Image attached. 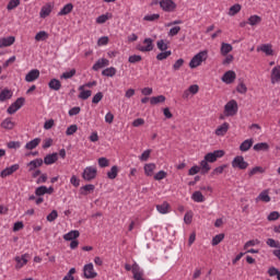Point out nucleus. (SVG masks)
Segmentation results:
<instances>
[{
	"mask_svg": "<svg viewBox=\"0 0 280 280\" xmlns=\"http://www.w3.org/2000/svg\"><path fill=\"white\" fill-rule=\"evenodd\" d=\"M43 166V159H35L27 164L28 172H34L37 167Z\"/></svg>",
	"mask_w": 280,
	"mask_h": 280,
	"instance_id": "nucleus-25",
	"label": "nucleus"
},
{
	"mask_svg": "<svg viewBox=\"0 0 280 280\" xmlns=\"http://www.w3.org/2000/svg\"><path fill=\"white\" fill-rule=\"evenodd\" d=\"M80 237V231L72 230L63 235V240L66 242H73V240H78Z\"/></svg>",
	"mask_w": 280,
	"mask_h": 280,
	"instance_id": "nucleus-21",
	"label": "nucleus"
},
{
	"mask_svg": "<svg viewBox=\"0 0 280 280\" xmlns=\"http://www.w3.org/2000/svg\"><path fill=\"white\" fill-rule=\"evenodd\" d=\"M255 152H268L270 150V144L267 142H258L254 145Z\"/></svg>",
	"mask_w": 280,
	"mask_h": 280,
	"instance_id": "nucleus-28",
	"label": "nucleus"
},
{
	"mask_svg": "<svg viewBox=\"0 0 280 280\" xmlns=\"http://www.w3.org/2000/svg\"><path fill=\"white\" fill-rule=\"evenodd\" d=\"M222 156H224V150H215L213 152L207 153L205 159L210 163H215V161H218V159H222Z\"/></svg>",
	"mask_w": 280,
	"mask_h": 280,
	"instance_id": "nucleus-10",
	"label": "nucleus"
},
{
	"mask_svg": "<svg viewBox=\"0 0 280 280\" xmlns=\"http://www.w3.org/2000/svg\"><path fill=\"white\" fill-rule=\"evenodd\" d=\"M56 161H58V153L47 154L44 158L45 165H54V163H56Z\"/></svg>",
	"mask_w": 280,
	"mask_h": 280,
	"instance_id": "nucleus-29",
	"label": "nucleus"
},
{
	"mask_svg": "<svg viewBox=\"0 0 280 280\" xmlns=\"http://www.w3.org/2000/svg\"><path fill=\"white\" fill-rule=\"evenodd\" d=\"M16 43V37L8 36L0 38V49H4V47H12V45Z\"/></svg>",
	"mask_w": 280,
	"mask_h": 280,
	"instance_id": "nucleus-16",
	"label": "nucleus"
},
{
	"mask_svg": "<svg viewBox=\"0 0 280 280\" xmlns=\"http://www.w3.org/2000/svg\"><path fill=\"white\" fill-rule=\"evenodd\" d=\"M75 73H77L75 69H71L69 71L63 72L60 75V79L61 80H71V78H73V75H75Z\"/></svg>",
	"mask_w": 280,
	"mask_h": 280,
	"instance_id": "nucleus-47",
	"label": "nucleus"
},
{
	"mask_svg": "<svg viewBox=\"0 0 280 280\" xmlns=\"http://www.w3.org/2000/svg\"><path fill=\"white\" fill-rule=\"evenodd\" d=\"M165 102V95L152 96L150 98V104L156 106V104H163Z\"/></svg>",
	"mask_w": 280,
	"mask_h": 280,
	"instance_id": "nucleus-42",
	"label": "nucleus"
},
{
	"mask_svg": "<svg viewBox=\"0 0 280 280\" xmlns=\"http://www.w3.org/2000/svg\"><path fill=\"white\" fill-rule=\"evenodd\" d=\"M161 19V14L153 13V14H147L143 18V21H148L149 23H152L154 21H159Z\"/></svg>",
	"mask_w": 280,
	"mask_h": 280,
	"instance_id": "nucleus-45",
	"label": "nucleus"
},
{
	"mask_svg": "<svg viewBox=\"0 0 280 280\" xmlns=\"http://www.w3.org/2000/svg\"><path fill=\"white\" fill-rule=\"evenodd\" d=\"M259 200H261V202H270V195L268 190H262L258 197L256 198V202H259Z\"/></svg>",
	"mask_w": 280,
	"mask_h": 280,
	"instance_id": "nucleus-37",
	"label": "nucleus"
},
{
	"mask_svg": "<svg viewBox=\"0 0 280 280\" xmlns=\"http://www.w3.org/2000/svg\"><path fill=\"white\" fill-rule=\"evenodd\" d=\"M118 174H119V166L114 165L107 172V178H109V180H115V178H117Z\"/></svg>",
	"mask_w": 280,
	"mask_h": 280,
	"instance_id": "nucleus-30",
	"label": "nucleus"
},
{
	"mask_svg": "<svg viewBox=\"0 0 280 280\" xmlns=\"http://www.w3.org/2000/svg\"><path fill=\"white\" fill-rule=\"evenodd\" d=\"M254 143H255V140H253V138L244 140L240 145L241 152H248V150L253 148Z\"/></svg>",
	"mask_w": 280,
	"mask_h": 280,
	"instance_id": "nucleus-20",
	"label": "nucleus"
},
{
	"mask_svg": "<svg viewBox=\"0 0 280 280\" xmlns=\"http://www.w3.org/2000/svg\"><path fill=\"white\" fill-rule=\"evenodd\" d=\"M83 275L85 279H95V277H97V273L95 272V267H93V262L83 266Z\"/></svg>",
	"mask_w": 280,
	"mask_h": 280,
	"instance_id": "nucleus-9",
	"label": "nucleus"
},
{
	"mask_svg": "<svg viewBox=\"0 0 280 280\" xmlns=\"http://www.w3.org/2000/svg\"><path fill=\"white\" fill-rule=\"evenodd\" d=\"M160 8L163 12H175L177 5L174 0H160Z\"/></svg>",
	"mask_w": 280,
	"mask_h": 280,
	"instance_id": "nucleus-8",
	"label": "nucleus"
},
{
	"mask_svg": "<svg viewBox=\"0 0 280 280\" xmlns=\"http://www.w3.org/2000/svg\"><path fill=\"white\" fill-rule=\"evenodd\" d=\"M229 128H231V125H229V122H223L222 125L217 127V129L214 130V135L217 137H224V135L229 132Z\"/></svg>",
	"mask_w": 280,
	"mask_h": 280,
	"instance_id": "nucleus-17",
	"label": "nucleus"
},
{
	"mask_svg": "<svg viewBox=\"0 0 280 280\" xmlns=\"http://www.w3.org/2000/svg\"><path fill=\"white\" fill-rule=\"evenodd\" d=\"M101 100H104V93L97 92L92 98V104H97Z\"/></svg>",
	"mask_w": 280,
	"mask_h": 280,
	"instance_id": "nucleus-63",
	"label": "nucleus"
},
{
	"mask_svg": "<svg viewBox=\"0 0 280 280\" xmlns=\"http://www.w3.org/2000/svg\"><path fill=\"white\" fill-rule=\"evenodd\" d=\"M73 11V4L68 3L63 5V8L58 12V16H67V14H71Z\"/></svg>",
	"mask_w": 280,
	"mask_h": 280,
	"instance_id": "nucleus-34",
	"label": "nucleus"
},
{
	"mask_svg": "<svg viewBox=\"0 0 280 280\" xmlns=\"http://www.w3.org/2000/svg\"><path fill=\"white\" fill-rule=\"evenodd\" d=\"M220 51H221V56H226L228 54H231V51H233V45L229 43H222Z\"/></svg>",
	"mask_w": 280,
	"mask_h": 280,
	"instance_id": "nucleus-36",
	"label": "nucleus"
},
{
	"mask_svg": "<svg viewBox=\"0 0 280 280\" xmlns=\"http://www.w3.org/2000/svg\"><path fill=\"white\" fill-rule=\"evenodd\" d=\"M224 240V234H217L213 238H212V246H218V244H220L221 242H223Z\"/></svg>",
	"mask_w": 280,
	"mask_h": 280,
	"instance_id": "nucleus-55",
	"label": "nucleus"
},
{
	"mask_svg": "<svg viewBox=\"0 0 280 280\" xmlns=\"http://www.w3.org/2000/svg\"><path fill=\"white\" fill-rule=\"evenodd\" d=\"M209 58V51L208 50H201L197 55H195L190 61H189V68L190 69H197V67H200L202 62H205Z\"/></svg>",
	"mask_w": 280,
	"mask_h": 280,
	"instance_id": "nucleus-1",
	"label": "nucleus"
},
{
	"mask_svg": "<svg viewBox=\"0 0 280 280\" xmlns=\"http://www.w3.org/2000/svg\"><path fill=\"white\" fill-rule=\"evenodd\" d=\"M40 144V138H35L25 144L26 150H35Z\"/></svg>",
	"mask_w": 280,
	"mask_h": 280,
	"instance_id": "nucleus-38",
	"label": "nucleus"
},
{
	"mask_svg": "<svg viewBox=\"0 0 280 280\" xmlns=\"http://www.w3.org/2000/svg\"><path fill=\"white\" fill-rule=\"evenodd\" d=\"M20 5H21V0H10L7 5V10L9 11L15 10V8H19Z\"/></svg>",
	"mask_w": 280,
	"mask_h": 280,
	"instance_id": "nucleus-50",
	"label": "nucleus"
},
{
	"mask_svg": "<svg viewBox=\"0 0 280 280\" xmlns=\"http://www.w3.org/2000/svg\"><path fill=\"white\" fill-rule=\"evenodd\" d=\"M141 60H143L141 55H131L128 58V62H130V65H136V62H141Z\"/></svg>",
	"mask_w": 280,
	"mask_h": 280,
	"instance_id": "nucleus-53",
	"label": "nucleus"
},
{
	"mask_svg": "<svg viewBox=\"0 0 280 280\" xmlns=\"http://www.w3.org/2000/svg\"><path fill=\"white\" fill-rule=\"evenodd\" d=\"M49 38V34L45 31H40L35 35V40L40 43V40H47Z\"/></svg>",
	"mask_w": 280,
	"mask_h": 280,
	"instance_id": "nucleus-44",
	"label": "nucleus"
},
{
	"mask_svg": "<svg viewBox=\"0 0 280 280\" xmlns=\"http://www.w3.org/2000/svg\"><path fill=\"white\" fill-rule=\"evenodd\" d=\"M80 191H81L82 196H89V192L95 191V185H93V184H88V185H85V186H82V187L80 188Z\"/></svg>",
	"mask_w": 280,
	"mask_h": 280,
	"instance_id": "nucleus-40",
	"label": "nucleus"
},
{
	"mask_svg": "<svg viewBox=\"0 0 280 280\" xmlns=\"http://www.w3.org/2000/svg\"><path fill=\"white\" fill-rule=\"evenodd\" d=\"M154 170H156V164L149 163L144 165V174L145 176H154Z\"/></svg>",
	"mask_w": 280,
	"mask_h": 280,
	"instance_id": "nucleus-35",
	"label": "nucleus"
},
{
	"mask_svg": "<svg viewBox=\"0 0 280 280\" xmlns=\"http://www.w3.org/2000/svg\"><path fill=\"white\" fill-rule=\"evenodd\" d=\"M7 147L9 150H19L21 148V142L20 141H10L7 143Z\"/></svg>",
	"mask_w": 280,
	"mask_h": 280,
	"instance_id": "nucleus-62",
	"label": "nucleus"
},
{
	"mask_svg": "<svg viewBox=\"0 0 280 280\" xmlns=\"http://www.w3.org/2000/svg\"><path fill=\"white\" fill-rule=\"evenodd\" d=\"M192 220H194V212L192 211H187L184 215L185 224H190Z\"/></svg>",
	"mask_w": 280,
	"mask_h": 280,
	"instance_id": "nucleus-61",
	"label": "nucleus"
},
{
	"mask_svg": "<svg viewBox=\"0 0 280 280\" xmlns=\"http://www.w3.org/2000/svg\"><path fill=\"white\" fill-rule=\"evenodd\" d=\"M39 78H40V70L32 69L25 75V82H36V80H38Z\"/></svg>",
	"mask_w": 280,
	"mask_h": 280,
	"instance_id": "nucleus-14",
	"label": "nucleus"
},
{
	"mask_svg": "<svg viewBox=\"0 0 280 280\" xmlns=\"http://www.w3.org/2000/svg\"><path fill=\"white\" fill-rule=\"evenodd\" d=\"M98 165L101 167H108V165H110V162L106 158H100L98 159Z\"/></svg>",
	"mask_w": 280,
	"mask_h": 280,
	"instance_id": "nucleus-64",
	"label": "nucleus"
},
{
	"mask_svg": "<svg viewBox=\"0 0 280 280\" xmlns=\"http://www.w3.org/2000/svg\"><path fill=\"white\" fill-rule=\"evenodd\" d=\"M110 61L106 58L98 59L92 67L93 71H100V69H104V67H108Z\"/></svg>",
	"mask_w": 280,
	"mask_h": 280,
	"instance_id": "nucleus-18",
	"label": "nucleus"
},
{
	"mask_svg": "<svg viewBox=\"0 0 280 280\" xmlns=\"http://www.w3.org/2000/svg\"><path fill=\"white\" fill-rule=\"evenodd\" d=\"M102 75H104L105 78H115V75H117V68L115 67L106 68L102 71Z\"/></svg>",
	"mask_w": 280,
	"mask_h": 280,
	"instance_id": "nucleus-31",
	"label": "nucleus"
},
{
	"mask_svg": "<svg viewBox=\"0 0 280 280\" xmlns=\"http://www.w3.org/2000/svg\"><path fill=\"white\" fill-rule=\"evenodd\" d=\"M257 51H262L266 56H273L275 50L272 49V45L265 44L257 48Z\"/></svg>",
	"mask_w": 280,
	"mask_h": 280,
	"instance_id": "nucleus-22",
	"label": "nucleus"
},
{
	"mask_svg": "<svg viewBox=\"0 0 280 280\" xmlns=\"http://www.w3.org/2000/svg\"><path fill=\"white\" fill-rule=\"evenodd\" d=\"M156 211H159L162 215L170 213V203L167 201H163L160 205L155 206Z\"/></svg>",
	"mask_w": 280,
	"mask_h": 280,
	"instance_id": "nucleus-23",
	"label": "nucleus"
},
{
	"mask_svg": "<svg viewBox=\"0 0 280 280\" xmlns=\"http://www.w3.org/2000/svg\"><path fill=\"white\" fill-rule=\"evenodd\" d=\"M156 46L158 49H160V51H167V43H165V39H160L156 42Z\"/></svg>",
	"mask_w": 280,
	"mask_h": 280,
	"instance_id": "nucleus-57",
	"label": "nucleus"
},
{
	"mask_svg": "<svg viewBox=\"0 0 280 280\" xmlns=\"http://www.w3.org/2000/svg\"><path fill=\"white\" fill-rule=\"evenodd\" d=\"M261 23V16L259 15H252L248 18V24L254 26V25H259Z\"/></svg>",
	"mask_w": 280,
	"mask_h": 280,
	"instance_id": "nucleus-48",
	"label": "nucleus"
},
{
	"mask_svg": "<svg viewBox=\"0 0 280 280\" xmlns=\"http://www.w3.org/2000/svg\"><path fill=\"white\" fill-rule=\"evenodd\" d=\"M48 86L51 91H58L59 89H62V83H60V80L58 79H51L48 82Z\"/></svg>",
	"mask_w": 280,
	"mask_h": 280,
	"instance_id": "nucleus-33",
	"label": "nucleus"
},
{
	"mask_svg": "<svg viewBox=\"0 0 280 280\" xmlns=\"http://www.w3.org/2000/svg\"><path fill=\"white\" fill-rule=\"evenodd\" d=\"M259 244H261V242L259 240H250V241H247L245 244H244V250H248V248H250V246H259Z\"/></svg>",
	"mask_w": 280,
	"mask_h": 280,
	"instance_id": "nucleus-49",
	"label": "nucleus"
},
{
	"mask_svg": "<svg viewBox=\"0 0 280 280\" xmlns=\"http://www.w3.org/2000/svg\"><path fill=\"white\" fill-rule=\"evenodd\" d=\"M236 78L237 74L235 73V71L229 70L222 75L221 80L222 82H224V84H233Z\"/></svg>",
	"mask_w": 280,
	"mask_h": 280,
	"instance_id": "nucleus-12",
	"label": "nucleus"
},
{
	"mask_svg": "<svg viewBox=\"0 0 280 280\" xmlns=\"http://www.w3.org/2000/svg\"><path fill=\"white\" fill-rule=\"evenodd\" d=\"M110 18H112V15L108 14V13L102 14V15H100V16L96 18V23H97L98 25H103V23H106V21H108V19H110Z\"/></svg>",
	"mask_w": 280,
	"mask_h": 280,
	"instance_id": "nucleus-52",
	"label": "nucleus"
},
{
	"mask_svg": "<svg viewBox=\"0 0 280 280\" xmlns=\"http://www.w3.org/2000/svg\"><path fill=\"white\" fill-rule=\"evenodd\" d=\"M136 49L142 54H148L154 50V39L147 37L143 39L142 44L137 45Z\"/></svg>",
	"mask_w": 280,
	"mask_h": 280,
	"instance_id": "nucleus-4",
	"label": "nucleus"
},
{
	"mask_svg": "<svg viewBox=\"0 0 280 280\" xmlns=\"http://www.w3.org/2000/svg\"><path fill=\"white\" fill-rule=\"evenodd\" d=\"M172 56V50H163L156 55V60H167Z\"/></svg>",
	"mask_w": 280,
	"mask_h": 280,
	"instance_id": "nucleus-46",
	"label": "nucleus"
},
{
	"mask_svg": "<svg viewBox=\"0 0 280 280\" xmlns=\"http://www.w3.org/2000/svg\"><path fill=\"white\" fill-rule=\"evenodd\" d=\"M209 161L207 160V158H203V160L200 161L199 163V167L201 170V174H209V172H211V165H209Z\"/></svg>",
	"mask_w": 280,
	"mask_h": 280,
	"instance_id": "nucleus-24",
	"label": "nucleus"
},
{
	"mask_svg": "<svg viewBox=\"0 0 280 280\" xmlns=\"http://www.w3.org/2000/svg\"><path fill=\"white\" fill-rule=\"evenodd\" d=\"M236 91H237V93H241V95H245V93L248 92V88H246V84H244V82H241V83L236 86Z\"/></svg>",
	"mask_w": 280,
	"mask_h": 280,
	"instance_id": "nucleus-60",
	"label": "nucleus"
},
{
	"mask_svg": "<svg viewBox=\"0 0 280 280\" xmlns=\"http://www.w3.org/2000/svg\"><path fill=\"white\" fill-rule=\"evenodd\" d=\"M25 104V98L19 97L14 103H12L8 109L7 113L9 115H14L18 110H21L23 108V105Z\"/></svg>",
	"mask_w": 280,
	"mask_h": 280,
	"instance_id": "nucleus-7",
	"label": "nucleus"
},
{
	"mask_svg": "<svg viewBox=\"0 0 280 280\" xmlns=\"http://www.w3.org/2000/svg\"><path fill=\"white\" fill-rule=\"evenodd\" d=\"M232 167L233 170H242V171L248 170V163L242 155H236L232 160Z\"/></svg>",
	"mask_w": 280,
	"mask_h": 280,
	"instance_id": "nucleus-5",
	"label": "nucleus"
},
{
	"mask_svg": "<svg viewBox=\"0 0 280 280\" xmlns=\"http://www.w3.org/2000/svg\"><path fill=\"white\" fill-rule=\"evenodd\" d=\"M82 178L86 183L95 180L97 178V166H86L82 172Z\"/></svg>",
	"mask_w": 280,
	"mask_h": 280,
	"instance_id": "nucleus-3",
	"label": "nucleus"
},
{
	"mask_svg": "<svg viewBox=\"0 0 280 280\" xmlns=\"http://www.w3.org/2000/svg\"><path fill=\"white\" fill-rule=\"evenodd\" d=\"M154 180H163L164 178H167V172L165 171H159L154 176Z\"/></svg>",
	"mask_w": 280,
	"mask_h": 280,
	"instance_id": "nucleus-58",
	"label": "nucleus"
},
{
	"mask_svg": "<svg viewBox=\"0 0 280 280\" xmlns=\"http://www.w3.org/2000/svg\"><path fill=\"white\" fill-rule=\"evenodd\" d=\"M280 82V66H276L271 70V84H279Z\"/></svg>",
	"mask_w": 280,
	"mask_h": 280,
	"instance_id": "nucleus-19",
	"label": "nucleus"
},
{
	"mask_svg": "<svg viewBox=\"0 0 280 280\" xmlns=\"http://www.w3.org/2000/svg\"><path fill=\"white\" fill-rule=\"evenodd\" d=\"M191 200H194V202H205V195H202L200 190H197L192 192Z\"/></svg>",
	"mask_w": 280,
	"mask_h": 280,
	"instance_id": "nucleus-41",
	"label": "nucleus"
},
{
	"mask_svg": "<svg viewBox=\"0 0 280 280\" xmlns=\"http://www.w3.org/2000/svg\"><path fill=\"white\" fill-rule=\"evenodd\" d=\"M45 194L51 195L54 194V186H39L35 189V196L43 197Z\"/></svg>",
	"mask_w": 280,
	"mask_h": 280,
	"instance_id": "nucleus-15",
	"label": "nucleus"
},
{
	"mask_svg": "<svg viewBox=\"0 0 280 280\" xmlns=\"http://www.w3.org/2000/svg\"><path fill=\"white\" fill-rule=\"evenodd\" d=\"M237 110H240V106L235 100H231L224 105L225 117H235V115H237Z\"/></svg>",
	"mask_w": 280,
	"mask_h": 280,
	"instance_id": "nucleus-2",
	"label": "nucleus"
},
{
	"mask_svg": "<svg viewBox=\"0 0 280 280\" xmlns=\"http://www.w3.org/2000/svg\"><path fill=\"white\" fill-rule=\"evenodd\" d=\"M14 126H16V122L12 121V118H5L1 122V128L4 130H14Z\"/></svg>",
	"mask_w": 280,
	"mask_h": 280,
	"instance_id": "nucleus-27",
	"label": "nucleus"
},
{
	"mask_svg": "<svg viewBox=\"0 0 280 280\" xmlns=\"http://www.w3.org/2000/svg\"><path fill=\"white\" fill-rule=\"evenodd\" d=\"M132 275L135 280H145V272L137 262L132 264Z\"/></svg>",
	"mask_w": 280,
	"mask_h": 280,
	"instance_id": "nucleus-11",
	"label": "nucleus"
},
{
	"mask_svg": "<svg viewBox=\"0 0 280 280\" xmlns=\"http://www.w3.org/2000/svg\"><path fill=\"white\" fill-rule=\"evenodd\" d=\"M75 132H78V125H70L66 130L67 137H71V135H75Z\"/></svg>",
	"mask_w": 280,
	"mask_h": 280,
	"instance_id": "nucleus-56",
	"label": "nucleus"
},
{
	"mask_svg": "<svg viewBox=\"0 0 280 280\" xmlns=\"http://www.w3.org/2000/svg\"><path fill=\"white\" fill-rule=\"evenodd\" d=\"M15 261V270H21L22 268H25L27 266V262L30 261V254H23L21 256L14 257Z\"/></svg>",
	"mask_w": 280,
	"mask_h": 280,
	"instance_id": "nucleus-6",
	"label": "nucleus"
},
{
	"mask_svg": "<svg viewBox=\"0 0 280 280\" xmlns=\"http://www.w3.org/2000/svg\"><path fill=\"white\" fill-rule=\"evenodd\" d=\"M240 12H242V4L236 3L229 9L228 14L229 16H235V14H240Z\"/></svg>",
	"mask_w": 280,
	"mask_h": 280,
	"instance_id": "nucleus-39",
	"label": "nucleus"
},
{
	"mask_svg": "<svg viewBox=\"0 0 280 280\" xmlns=\"http://www.w3.org/2000/svg\"><path fill=\"white\" fill-rule=\"evenodd\" d=\"M79 100H89V97H91V95H93V92H91V90H84V86H79Z\"/></svg>",
	"mask_w": 280,
	"mask_h": 280,
	"instance_id": "nucleus-32",
	"label": "nucleus"
},
{
	"mask_svg": "<svg viewBox=\"0 0 280 280\" xmlns=\"http://www.w3.org/2000/svg\"><path fill=\"white\" fill-rule=\"evenodd\" d=\"M51 10H54V7H51V4H46L42 7L39 12L40 19H47V16L51 14Z\"/></svg>",
	"mask_w": 280,
	"mask_h": 280,
	"instance_id": "nucleus-26",
	"label": "nucleus"
},
{
	"mask_svg": "<svg viewBox=\"0 0 280 280\" xmlns=\"http://www.w3.org/2000/svg\"><path fill=\"white\" fill-rule=\"evenodd\" d=\"M19 167H20L19 164H13L9 167H5L4 170H2L0 172V177L8 178V176H12V174H14V172H18Z\"/></svg>",
	"mask_w": 280,
	"mask_h": 280,
	"instance_id": "nucleus-13",
	"label": "nucleus"
},
{
	"mask_svg": "<svg viewBox=\"0 0 280 280\" xmlns=\"http://www.w3.org/2000/svg\"><path fill=\"white\" fill-rule=\"evenodd\" d=\"M279 218H280L279 211H272V212H270L269 215L267 217V220H268L269 222H275L276 220H279Z\"/></svg>",
	"mask_w": 280,
	"mask_h": 280,
	"instance_id": "nucleus-59",
	"label": "nucleus"
},
{
	"mask_svg": "<svg viewBox=\"0 0 280 280\" xmlns=\"http://www.w3.org/2000/svg\"><path fill=\"white\" fill-rule=\"evenodd\" d=\"M265 172H266V168L261 166H255L248 171V176L249 178H252V176H255L256 174H264Z\"/></svg>",
	"mask_w": 280,
	"mask_h": 280,
	"instance_id": "nucleus-43",
	"label": "nucleus"
},
{
	"mask_svg": "<svg viewBox=\"0 0 280 280\" xmlns=\"http://www.w3.org/2000/svg\"><path fill=\"white\" fill-rule=\"evenodd\" d=\"M267 246L270 248H280V243L279 241H276L275 238H268L266 242Z\"/></svg>",
	"mask_w": 280,
	"mask_h": 280,
	"instance_id": "nucleus-54",
	"label": "nucleus"
},
{
	"mask_svg": "<svg viewBox=\"0 0 280 280\" xmlns=\"http://www.w3.org/2000/svg\"><path fill=\"white\" fill-rule=\"evenodd\" d=\"M226 167H228L226 164H223V165H221V166H218V167H215V168L212 171L211 175H212V176H220V174H223V173H224V170H226Z\"/></svg>",
	"mask_w": 280,
	"mask_h": 280,
	"instance_id": "nucleus-51",
	"label": "nucleus"
}]
</instances>
